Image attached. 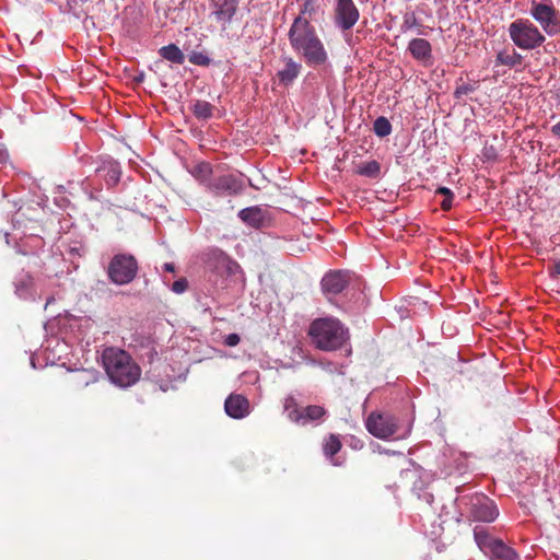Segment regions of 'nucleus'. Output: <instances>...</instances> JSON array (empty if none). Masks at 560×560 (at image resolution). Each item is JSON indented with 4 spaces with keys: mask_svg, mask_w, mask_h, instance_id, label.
Masks as SVG:
<instances>
[{
    "mask_svg": "<svg viewBox=\"0 0 560 560\" xmlns=\"http://www.w3.org/2000/svg\"><path fill=\"white\" fill-rule=\"evenodd\" d=\"M292 49L312 67L325 65L328 54L310 21L293 20L288 33Z\"/></svg>",
    "mask_w": 560,
    "mask_h": 560,
    "instance_id": "nucleus-1",
    "label": "nucleus"
},
{
    "mask_svg": "<svg viewBox=\"0 0 560 560\" xmlns=\"http://www.w3.org/2000/svg\"><path fill=\"white\" fill-rule=\"evenodd\" d=\"M102 361L107 376L117 386L129 387L140 378V366L122 349L114 347L104 349Z\"/></svg>",
    "mask_w": 560,
    "mask_h": 560,
    "instance_id": "nucleus-2",
    "label": "nucleus"
},
{
    "mask_svg": "<svg viewBox=\"0 0 560 560\" xmlns=\"http://www.w3.org/2000/svg\"><path fill=\"white\" fill-rule=\"evenodd\" d=\"M308 336L317 349L331 351L346 342L347 330L337 318L323 317L311 323Z\"/></svg>",
    "mask_w": 560,
    "mask_h": 560,
    "instance_id": "nucleus-3",
    "label": "nucleus"
},
{
    "mask_svg": "<svg viewBox=\"0 0 560 560\" xmlns=\"http://www.w3.org/2000/svg\"><path fill=\"white\" fill-rule=\"evenodd\" d=\"M509 35L517 47L532 50L545 42V36L530 21L518 19L509 26Z\"/></svg>",
    "mask_w": 560,
    "mask_h": 560,
    "instance_id": "nucleus-4",
    "label": "nucleus"
},
{
    "mask_svg": "<svg viewBox=\"0 0 560 560\" xmlns=\"http://www.w3.org/2000/svg\"><path fill=\"white\" fill-rule=\"evenodd\" d=\"M137 272V259L130 254L115 255L107 268L108 278L118 285L130 283L136 278Z\"/></svg>",
    "mask_w": 560,
    "mask_h": 560,
    "instance_id": "nucleus-5",
    "label": "nucleus"
},
{
    "mask_svg": "<svg viewBox=\"0 0 560 560\" xmlns=\"http://www.w3.org/2000/svg\"><path fill=\"white\" fill-rule=\"evenodd\" d=\"M529 12L547 34L553 35L560 31V13L551 3L534 0Z\"/></svg>",
    "mask_w": 560,
    "mask_h": 560,
    "instance_id": "nucleus-6",
    "label": "nucleus"
},
{
    "mask_svg": "<svg viewBox=\"0 0 560 560\" xmlns=\"http://www.w3.org/2000/svg\"><path fill=\"white\" fill-rule=\"evenodd\" d=\"M368 431L378 439H388L398 431V420L388 413L372 412L366 420Z\"/></svg>",
    "mask_w": 560,
    "mask_h": 560,
    "instance_id": "nucleus-7",
    "label": "nucleus"
},
{
    "mask_svg": "<svg viewBox=\"0 0 560 560\" xmlns=\"http://www.w3.org/2000/svg\"><path fill=\"white\" fill-rule=\"evenodd\" d=\"M499 515L494 502L483 494H477L470 500L469 518L475 522L491 523Z\"/></svg>",
    "mask_w": 560,
    "mask_h": 560,
    "instance_id": "nucleus-8",
    "label": "nucleus"
},
{
    "mask_svg": "<svg viewBox=\"0 0 560 560\" xmlns=\"http://www.w3.org/2000/svg\"><path fill=\"white\" fill-rule=\"evenodd\" d=\"M359 16V10L352 0H337L334 16L336 26L348 31L354 26Z\"/></svg>",
    "mask_w": 560,
    "mask_h": 560,
    "instance_id": "nucleus-9",
    "label": "nucleus"
},
{
    "mask_svg": "<svg viewBox=\"0 0 560 560\" xmlns=\"http://www.w3.org/2000/svg\"><path fill=\"white\" fill-rule=\"evenodd\" d=\"M349 281L350 276L348 271L331 270L320 281L322 291L327 296L337 295L348 287Z\"/></svg>",
    "mask_w": 560,
    "mask_h": 560,
    "instance_id": "nucleus-10",
    "label": "nucleus"
},
{
    "mask_svg": "<svg viewBox=\"0 0 560 560\" xmlns=\"http://www.w3.org/2000/svg\"><path fill=\"white\" fill-rule=\"evenodd\" d=\"M207 267L212 273L222 278L234 275L240 268L237 262L222 252L214 254L208 260Z\"/></svg>",
    "mask_w": 560,
    "mask_h": 560,
    "instance_id": "nucleus-11",
    "label": "nucleus"
},
{
    "mask_svg": "<svg viewBox=\"0 0 560 560\" xmlns=\"http://www.w3.org/2000/svg\"><path fill=\"white\" fill-rule=\"evenodd\" d=\"M210 188L220 196H234L242 192L244 186L236 177L224 175L215 178Z\"/></svg>",
    "mask_w": 560,
    "mask_h": 560,
    "instance_id": "nucleus-12",
    "label": "nucleus"
},
{
    "mask_svg": "<svg viewBox=\"0 0 560 560\" xmlns=\"http://www.w3.org/2000/svg\"><path fill=\"white\" fill-rule=\"evenodd\" d=\"M225 412L234 419H242L249 413V402L242 395H230L224 404Z\"/></svg>",
    "mask_w": 560,
    "mask_h": 560,
    "instance_id": "nucleus-13",
    "label": "nucleus"
},
{
    "mask_svg": "<svg viewBox=\"0 0 560 560\" xmlns=\"http://www.w3.org/2000/svg\"><path fill=\"white\" fill-rule=\"evenodd\" d=\"M282 68L277 72L279 82L283 85L291 84L300 74L302 65L295 61L292 57L282 58Z\"/></svg>",
    "mask_w": 560,
    "mask_h": 560,
    "instance_id": "nucleus-14",
    "label": "nucleus"
},
{
    "mask_svg": "<svg viewBox=\"0 0 560 560\" xmlns=\"http://www.w3.org/2000/svg\"><path fill=\"white\" fill-rule=\"evenodd\" d=\"M98 372L96 370H78L74 371L68 382L74 389H83L86 386L96 383Z\"/></svg>",
    "mask_w": 560,
    "mask_h": 560,
    "instance_id": "nucleus-15",
    "label": "nucleus"
},
{
    "mask_svg": "<svg viewBox=\"0 0 560 560\" xmlns=\"http://www.w3.org/2000/svg\"><path fill=\"white\" fill-rule=\"evenodd\" d=\"M408 50L411 56L420 61H427L432 57V47L424 38H413L409 42Z\"/></svg>",
    "mask_w": 560,
    "mask_h": 560,
    "instance_id": "nucleus-16",
    "label": "nucleus"
},
{
    "mask_svg": "<svg viewBox=\"0 0 560 560\" xmlns=\"http://www.w3.org/2000/svg\"><path fill=\"white\" fill-rule=\"evenodd\" d=\"M523 62V57L514 48H505L497 54L495 63L516 68Z\"/></svg>",
    "mask_w": 560,
    "mask_h": 560,
    "instance_id": "nucleus-17",
    "label": "nucleus"
},
{
    "mask_svg": "<svg viewBox=\"0 0 560 560\" xmlns=\"http://www.w3.org/2000/svg\"><path fill=\"white\" fill-rule=\"evenodd\" d=\"M240 219L253 228H260L264 223V212L258 207H249L238 212Z\"/></svg>",
    "mask_w": 560,
    "mask_h": 560,
    "instance_id": "nucleus-18",
    "label": "nucleus"
},
{
    "mask_svg": "<svg viewBox=\"0 0 560 560\" xmlns=\"http://www.w3.org/2000/svg\"><path fill=\"white\" fill-rule=\"evenodd\" d=\"M474 537L479 546V548L485 552L489 553L493 548V545L498 542L499 539L493 538L486 528L483 527H475Z\"/></svg>",
    "mask_w": 560,
    "mask_h": 560,
    "instance_id": "nucleus-19",
    "label": "nucleus"
},
{
    "mask_svg": "<svg viewBox=\"0 0 560 560\" xmlns=\"http://www.w3.org/2000/svg\"><path fill=\"white\" fill-rule=\"evenodd\" d=\"M159 55L175 65H183L185 61V55L175 44H168L159 49Z\"/></svg>",
    "mask_w": 560,
    "mask_h": 560,
    "instance_id": "nucleus-20",
    "label": "nucleus"
},
{
    "mask_svg": "<svg viewBox=\"0 0 560 560\" xmlns=\"http://www.w3.org/2000/svg\"><path fill=\"white\" fill-rule=\"evenodd\" d=\"M217 5L218 9L214 11V15L218 21L230 22L236 13L237 4L235 0H223Z\"/></svg>",
    "mask_w": 560,
    "mask_h": 560,
    "instance_id": "nucleus-21",
    "label": "nucleus"
},
{
    "mask_svg": "<svg viewBox=\"0 0 560 560\" xmlns=\"http://www.w3.org/2000/svg\"><path fill=\"white\" fill-rule=\"evenodd\" d=\"M354 173L368 178L376 179L381 175V164L375 161H368L357 165Z\"/></svg>",
    "mask_w": 560,
    "mask_h": 560,
    "instance_id": "nucleus-22",
    "label": "nucleus"
},
{
    "mask_svg": "<svg viewBox=\"0 0 560 560\" xmlns=\"http://www.w3.org/2000/svg\"><path fill=\"white\" fill-rule=\"evenodd\" d=\"M489 553L493 560H517L516 552L502 540H498Z\"/></svg>",
    "mask_w": 560,
    "mask_h": 560,
    "instance_id": "nucleus-23",
    "label": "nucleus"
},
{
    "mask_svg": "<svg viewBox=\"0 0 560 560\" xmlns=\"http://www.w3.org/2000/svg\"><path fill=\"white\" fill-rule=\"evenodd\" d=\"M301 413L302 419L298 424L305 425L308 422L320 420L325 416L326 410L322 406L311 405L303 408Z\"/></svg>",
    "mask_w": 560,
    "mask_h": 560,
    "instance_id": "nucleus-24",
    "label": "nucleus"
},
{
    "mask_svg": "<svg viewBox=\"0 0 560 560\" xmlns=\"http://www.w3.org/2000/svg\"><path fill=\"white\" fill-rule=\"evenodd\" d=\"M214 106L207 101L198 100L191 105V112L198 119H209L213 115Z\"/></svg>",
    "mask_w": 560,
    "mask_h": 560,
    "instance_id": "nucleus-25",
    "label": "nucleus"
},
{
    "mask_svg": "<svg viewBox=\"0 0 560 560\" xmlns=\"http://www.w3.org/2000/svg\"><path fill=\"white\" fill-rule=\"evenodd\" d=\"M319 5L317 0H303L300 8V13L294 20L310 21L315 16Z\"/></svg>",
    "mask_w": 560,
    "mask_h": 560,
    "instance_id": "nucleus-26",
    "label": "nucleus"
},
{
    "mask_svg": "<svg viewBox=\"0 0 560 560\" xmlns=\"http://www.w3.org/2000/svg\"><path fill=\"white\" fill-rule=\"evenodd\" d=\"M284 410L287 412L288 418L298 423L301 422L302 419V409L299 407L296 400L293 397H288L284 400Z\"/></svg>",
    "mask_w": 560,
    "mask_h": 560,
    "instance_id": "nucleus-27",
    "label": "nucleus"
},
{
    "mask_svg": "<svg viewBox=\"0 0 560 560\" xmlns=\"http://www.w3.org/2000/svg\"><path fill=\"white\" fill-rule=\"evenodd\" d=\"M97 171L98 172L100 171H106L105 178H106V182H107L108 185L114 186L120 179V175H121L120 166L116 162L109 163L107 166L98 168Z\"/></svg>",
    "mask_w": 560,
    "mask_h": 560,
    "instance_id": "nucleus-28",
    "label": "nucleus"
},
{
    "mask_svg": "<svg viewBox=\"0 0 560 560\" xmlns=\"http://www.w3.org/2000/svg\"><path fill=\"white\" fill-rule=\"evenodd\" d=\"M341 446L339 436L330 434L324 443V453L327 457H332L341 450Z\"/></svg>",
    "mask_w": 560,
    "mask_h": 560,
    "instance_id": "nucleus-29",
    "label": "nucleus"
},
{
    "mask_svg": "<svg viewBox=\"0 0 560 560\" xmlns=\"http://www.w3.org/2000/svg\"><path fill=\"white\" fill-rule=\"evenodd\" d=\"M373 130H374L376 136L383 138V137H386V136L390 135V132H392V125H390V122L388 121L387 118L378 117V118L375 119V121L373 124Z\"/></svg>",
    "mask_w": 560,
    "mask_h": 560,
    "instance_id": "nucleus-30",
    "label": "nucleus"
},
{
    "mask_svg": "<svg viewBox=\"0 0 560 560\" xmlns=\"http://www.w3.org/2000/svg\"><path fill=\"white\" fill-rule=\"evenodd\" d=\"M478 88L477 82L475 83H468L464 82L462 79L457 82L456 89L454 91V97L459 100L465 95H468L469 93H472Z\"/></svg>",
    "mask_w": 560,
    "mask_h": 560,
    "instance_id": "nucleus-31",
    "label": "nucleus"
},
{
    "mask_svg": "<svg viewBox=\"0 0 560 560\" xmlns=\"http://www.w3.org/2000/svg\"><path fill=\"white\" fill-rule=\"evenodd\" d=\"M188 60L192 65L202 66V67H208L211 63V59L206 54H203L201 51H192L188 56Z\"/></svg>",
    "mask_w": 560,
    "mask_h": 560,
    "instance_id": "nucleus-32",
    "label": "nucleus"
},
{
    "mask_svg": "<svg viewBox=\"0 0 560 560\" xmlns=\"http://www.w3.org/2000/svg\"><path fill=\"white\" fill-rule=\"evenodd\" d=\"M416 25H417L416 14L413 12H407L404 15L402 28L410 30V28L415 27Z\"/></svg>",
    "mask_w": 560,
    "mask_h": 560,
    "instance_id": "nucleus-33",
    "label": "nucleus"
},
{
    "mask_svg": "<svg viewBox=\"0 0 560 560\" xmlns=\"http://www.w3.org/2000/svg\"><path fill=\"white\" fill-rule=\"evenodd\" d=\"M187 288H188V281L185 278L178 279L175 282H173V284H172V290L178 294L185 292L187 290Z\"/></svg>",
    "mask_w": 560,
    "mask_h": 560,
    "instance_id": "nucleus-34",
    "label": "nucleus"
},
{
    "mask_svg": "<svg viewBox=\"0 0 560 560\" xmlns=\"http://www.w3.org/2000/svg\"><path fill=\"white\" fill-rule=\"evenodd\" d=\"M240 336L237 334H230L225 337L224 343L229 347H235L240 343Z\"/></svg>",
    "mask_w": 560,
    "mask_h": 560,
    "instance_id": "nucleus-35",
    "label": "nucleus"
},
{
    "mask_svg": "<svg viewBox=\"0 0 560 560\" xmlns=\"http://www.w3.org/2000/svg\"><path fill=\"white\" fill-rule=\"evenodd\" d=\"M453 200H454V197H448V196L443 197V200L440 203L442 210H444V211L451 210L453 207Z\"/></svg>",
    "mask_w": 560,
    "mask_h": 560,
    "instance_id": "nucleus-36",
    "label": "nucleus"
},
{
    "mask_svg": "<svg viewBox=\"0 0 560 560\" xmlns=\"http://www.w3.org/2000/svg\"><path fill=\"white\" fill-rule=\"evenodd\" d=\"M551 277H560V260H555L550 267Z\"/></svg>",
    "mask_w": 560,
    "mask_h": 560,
    "instance_id": "nucleus-37",
    "label": "nucleus"
},
{
    "mask_svg": "<svg viewBox=\"0 0 560 560\" xmlns=\"http://www.w3.org/2000/svg\"><path fill=\"white\" fill-rule=\"evenodd\" d=\"M435 194H436V195H442L443 197H446V196H448V197H454L453 191H452L450 188H447V187H439V188L435 190Z\"/></svg>",
    "mask_w": 560,
    "mask_h": 560,
    "instance_id": "nucleus-38",
    "label": "nucleus"
},
{
    "mask_svg": "<svg viewBox=\"0 0 560 560\" xmlns=\"http://www.w3.org/2000/svg\"><path fill=\"white\" fill-rule=\"evenodd\" d=\"M551 132L555 137L560 139V121L551 127Z\"/></svg>",
    "mask_w": 560,
    "mask_h": 560,
    "instance_id": "nucleus-39",
    "label": "nucleus"
},
{
    "mask_svg": "<svg viewBox=\"0 0 560 560\" xmlns=\"http://www.w3.org/2000/svg\"><path fill=\"white\" fill-rule=\"evenodd\" d=\"M163 269L165 271H167V272H174L175 271V266L172 262H165L164 266H163Z\"/></svg>",
    "mask_w": 560,
    "mask_h": 560,
    "instance_id": "nucleus-40",
    "label": "nucleus"
}]
</instances>
